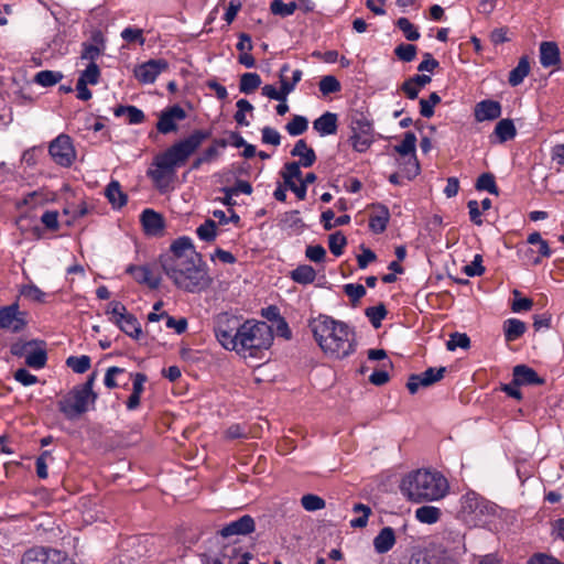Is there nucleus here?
<instances>
[{"instance_id": "nucleus-21", "label": "nucleus", "mask_w": 564, "mask_h": 564, "mask_svg": "<svg viewBox=\"0 0 564 564\" xmlns=\"http://www.w3.org/2000/svg\"><path fill=\"white\" fill-rule=\"evenodd\" d=\"M143 229L149 235H159L164 228V220L161 214L153 209H145L141 214Z\"/></svg>"}, {"instance_id": "nucleus-43", "label": "nucleus", "mask_w": 564, "mask_h": 564, "mask_svg": "<svg viewBox=\"0 0 564 564\" xmlns=\"http://www.w3.org/2000/svg\"><path fill=\"white\" fill-rule=\"evenodd\" d=\"M476 188L478 191H487L490 194L498 195V187L496 185L495 176L491 173L481 174L476 182Z\"/></svg>"}, {"instance_id": "nucleus-45", "label": "nucleus", "mask_w": 564, "mask_h": 564, "mask_svg": "<svg viewBox=\"0 0 564 564\" xmlns=\"http://www.w3.org/2000/svg\"><path fill=\"white\" fill-rule=\"evenodd\" d=\"M346 245H347V239L340 231H336L335 234H332L328 238L329 250L336 257H338L343 253Z\"/></svg>"}, {"instance_id": "nucleus-22", "label": "nucleus", "mask_w": 564, "mask_h": 564, "mask_svg": "<svg viewBox=\"0 0 564 564\" xmlns=\"http://www.w3.org/2000/svg\"><path fill=\"white\" fill-rule=\"evenodd\" d=\"M540 63L543 67L558 66L560 50L555 42H542L540 45Z\"/></svg>"}, {"instance_id": "nucleus-48", "label": "nucleus", "mask_w": 564, "mask_h": 564, "mask_svg": "<svg viewBox=\"0 0 564 564\" xmlns=\"http://www.w3.org/2000/svg\"><path fill=\"white\" fill-rule=\"evenodd\" d=\"M397 26L403 32L404 36L409 41H416L420 39V33L415 25L406 18H399Z\"/></svg>"}, {"instance_id": "nucleus-8", "label": "nucleus", "mask_w": 564, "mask_h": 564, "mask_svg": "<svg viewBox=\"0 0 564 564\" xmlns=\"http://www.w3.org/2000/svg\"><path fill=\"white\" fill-rule=\"evenodd\" d=\"M240 319L227 313L219 314L215 321V335L219 344L227 350L237 347L238 332L240 333Z\"/></svg>"}, {"instance_id": "nucleus-39", "label": "nucleus", "mask_w": 564, "mask_h": 564, "mask_svg": "<svg viewBox=\"0 0 564 564\" xmlns=\"http://www.w3.org/2000/svg\"><path fill=\"white\" fill-rule=\"evenodd\" d=\"M63 74L53 70H41L34 76V82L43 87H51L61 82Z\"/></svg>"}, {"instance_id": "nucleus-13", "label": "nucleus", "mask_w": 564, "mask_h": 564, "mask_svg": "<svg viewBox=\"0 0 564 564\" xmlns=\"http://www.w3.org/2000/svg\"><path fill=\"white\" fill-rule=\"evenodd\" d=\"M186 118L185 110L178 106H172L161 112L156 129L160 133L167 134L177 130V122Z\"/></svg>"}, {"instance_id": "nucleus-64", "label": "nucleus", "mask_w": 564, "mask_h": 564, "mask_svg": "<svg viewBox=\"0 0 564 564\" xmlns=\"http://www.w3.org/2000/svg\"><path fill=\"white\" fill-rule=\"evenodd\" d=\"M528 564H557V558L545 553H535L529 558Z\"/></svg>"}, {"instance_id": "nucleus-28", "label": "nucleus", "mask_w": 564, "mask_h": 564, "mask_svg": "<svg viewBox=\"0 0 564 564\" xmlns=\"http://www.w3.org/2000/svg\"><path fill=\"white\" fill-rule=\"evenodd\" d=\"M115 324L128 336L138 339L142 333L141 325L130 313H127L122 319L115 321Z\"/></svg>"}, {"instance_id": "nucleus-1", "label": "nucleus", "mask_w": 564, "mask_h": 564, "mask_svg": "<svg viewBox=\"0 0 564 564\" xmlns=\"http://www.w3.org/2000/svg\"><path fill=\"white\" fill-rule=\"evenodd\" d=\"M210 137L206 130H195L184 140L171 145L166 151L155 156L148 176L162 191L169 186L175 175L176 167L184 165L188 158L196 152L202 143Z\"/></svg>"}, {"instance_id": "nucleus-3", "label": "nucleus", "mask_w": 564, "mask_h": 564, "mask_svg": "<svg viewBox=\"0 0 564 564\" xmlns=\"http://www.w3.org/2000/svg\"><path fill=\"white\" fill-rule=\"evenodd\" d=\"M166 276L185 292L196 293L206 290L212 279L203 265L202 257H178L175 260H160Z\"/></svg>"}, {"instance_id": "nucleus-6", "label": "nucleus", "mask_w": 564, "mask_h": 564, "mask_svg": "<svg viewBox=\"0 0 564 564\" xmlns=\"http://www.w3.org/2000/svg\"><path fill=\"white\" fill-rule=\"evenodd\" d=\"M96 378L97 373L93 372L85 383L74 387L57 402L58 410L66 419H77L88 410L89 403L95 402L97 394L93 391V387Z\"/></svg>"}, {"instance_id": "nucleus-58", "label": "nucleus", "mask_w": 564, "mask_h": 564, "mask_svg": "<svg viewBox=\"0 0 564 564\" xmlns=\"http://www.w3.org/2000/svg\"><path fill=\"white\" fill-rule=\"evenodd\" d=\"M302 164L297 162H288L284 164L283 170L281 171V176H288L290 178L296 180L297 182H301L302 178V172H301Z\"/></svg>"}, {"instance_id": "nucleus-18", "label": "nucleus", "mask_w": 564, "mask_h": 564, "mask_svg": "<svg viewBox=\"0 0 564 564\" xmlns=\"http://www.w3.org/2000/svg\"><path fill=\"white\" fill-rule=\"evenodd\" d=\"M501 116V105L495 100H482L475 107L477 121L495 120Z\"/></svg>"}, {"instance_id": "nucleus-47", "label": "nucleus", "mask_w": 564, "mask_h": 564, "mask_svg": "<svg viewBox=\"0 0 564 564\" xmlns=\"http://www.w3.org/2000/svg\"><path fill=\"white\" fill-rule=\"evenodd\" d=\"M441 102V97L436 93H432L429 99L420 100V113L424 118H431L434 115V106Z\"/></svg>"}, {"instance_id": "nucleus-10", "label": "nucleus", "mask_w": 564, "mask_h": 564, "mask_svg": "<svg viewBox=\"0 0 564 564\" xmlns=\"http://www.w3.org/2000/svg\"><path fill=\"white\" fill-rule=\"evenodd\" d=\"M48 151L54 162L62 166H70L76 158L72 140L66 134H59L53 140Z\"/></svg>"}, {"instance_id": "nucleus-50", "label": "nucleus", "mask_w": 564, "mask_h": 564, "mask_svg": "<svg viewBox=\"0 0 564 564\" xmlns=\"http://www.w3.org/2000/svg\"><path fill=\"white\" fill-rule=\"evenodd\" d=\"M40 345V340H29V341H15L11 345L10 351L13 356L17 357H25L33 349L34 346Z\"/></svg>"}, {"instance_id": "nucleus-23", "label": "nucleus", "mask_w": 564, "mask_h": 564, "mask_svg": "<svg viewBox=\"0 0 564 564\" xmlns=\"http://www.w3.org/2000/svg\"><path fill=\"white\" fill-rule=\"evenodd\" d=\"M338 117L334 112L326 111L321 117L314 120L313 128L321 135L335 134L337 132Z\"/></svg>"}, {"instance_id": "nucleus-61", "label": "nucleus", "mask_w": 564, "mask_h": 564, "mask_svg": "<svg viewBox=\"0 0 564 564\" xmlns=\"http://www.w3.org/2000/svg\"><path fill=\"white\" fill-rule=\"evenodd\" d=\"M305 256L313 262H322L326 257V250L321 245L308 246L305 250Z\"/></svg>"}, {"instance_id": "nucleus-16", "label": "nucleus", "mask_w": 564, "mask_h": 564, "mask_svg": "<svg viewBox=\"0 0 564 564\" xmlns=\"http://www.w3.org/2000/svg\"><path fill=\"white\" fill-rule=\"evenodd\" d=\"M200 256L195 251V248L187 237L176 239L170 247V252L162 256L160 260H175L178 257H192L194 259Z\"/></svg>"}, {"instance_id": "nucleus-20", "label": "nucleus", "mask_w": 564, "mask_h": 564, "mask_svg": "<svg viewBox=\"0 0 564 564\" xmlns=\"http://www.w3.org/2000/svg\"><path fill=\"white\" fill-rule=\"evenodd\" d=\"M513 379L516 383L520 386H532V384H543L544 379L539 377L538 372L525 366L518 365L513 368Z\"/></svg>"}, {"instance_id": "nucleus-60", "label": "nucleus", "mask_w": 564, "mask_h": 564, "mask_svg": "<svg viewBox=\"0 0 564 564\" xmlns=\"http://www.w3.org/2000/svg\"><path fill=\"white\" fill-rule=\"evenodd\" d=\"M106 313L112 315L111 321L115 323V321L122 319L128 312L121 302L112 301L108 304Z\"/></svg>"}, {"instance_id": "nucleus-17", "label": "nucleus", "mask_w": 564, "mask_h": 564, "mask_svg": "<svg viewBox=\"0 0 564 564\" xmlns=\"http://www.w3.org/2000/svg\"><path fill=\"white\" fill-rule=\"evenodd\" d=\"M127 273L131 274L132 278L140 284H145L150 289H158L161 283L160 275L153 273L148 265H129Z\"/></svg>"}, {"instance_id": "nucleus-24", "label": "nucleus", "mask_w": 564, "mask_h": 564, "mask_svg": "<svg viewBox=\"0 0 564 564\" xmlns=\"http://www.w3.org/2000/svg\"><path fill=\"white\" fill-rule=\"evenodd\" d=\"M292 156H299L297 163L304 167L312 166L316 161V154L312 148H310L304 139L296 141L294 148L291 151Z\"/></svg>"}, {"instance_id": "nucleus-29", "label": "nucleus", "mask_w": 564, "mask_h": 564, "mask_svg": "<svg viewBox=\"0 0 564 564\" xmlns=\"http://www.w3.org/2000/svg\"><path fill=\"white\" fill-rule=\"evenodd\" d=\"M46 360L45 343L40 340V345L34 346L30 354H28L25 364L31 368L41 369L45 366Z\"/></svg>"}, {"instance_id": "nucleus-38", "label": "nucleus", "mask_w": 564, "mask_h": 564, "mask_svg": "<svg viewBox=\"0 0 564 564\" xmlns=\"http://www.w3.org/2000/svg\"><path fill=\"white\" fill-rule=\"evenodd\" d=\"M261 85V78L257 73H246L240 77L239 89L243 94H251Z\"/></svg>"}, {"instance_id": "nucleus-55", "label": "nucleus", "mask_w": 564, "mask_h": 564, "mask_svg": "<svg viewBox=\"0 0 564 564\" xmlns=\"http://www.w3.org/2000/svg\"><path fill=\"white\" fill-rule=\"evenodd\" d=\"M350 141L354 150L357 152H365L372 143L371 134L352 133Z\"/></svg>"}, {"instance_id": "nucleus-44", "label": "nucleus", "mask_w": 564, "mask_h": 564, "mask_svg": "<svg viewBox=\"0 0 564 564\" xmlns=\"http://www.w3.org/2000/svg\"><path fill=\"white\" fill-rule=\"evenodd\" d=\"M318 86H319L321 93L325 96L329 95V94L338 93L341 88L339 80L333 75L324 76L319 80Z\"/></svg>"}, {"instance_id": "nucleus-59", "label": "nucleus", "mask_w": 564, "mask_h": 564, "mask_svg": "<svg viewBox=\"0 0 564 564\" xmlns=\"http://www.w3.org/2000/svg\"><path fill=\"white\" fill-rule=\"evenodd\" d=\"M290 69V66L288 64H284L281 69H280V83H281V88H280V91L283 96V99L286 101V97L289 94H291L294 88H295V85L288 82L286 78H285V73L289 72Z\"/></svg>"}, {"instance_id": "nucleus-32", "label": "nucleus", "mask_w": 564, "mask_h": 564, "mask_svg": "<svg viewBox=\"0 0 564 564\" xmlns=\"http://www.w3.org/2000/svg\"><path fill=\"white\" fill-rule=\"evenodd\" d=\"M527 329L525 323L517 318H509L503 324L505 338L508 343L520 338Z\"/></svg>"}, {"instance_id": "nucleus-15", "label": "nucleus", "mask_w": 564, "mask_h": 564, "mask_svg": "<svg viewBox=\"0 0 564 564\" xmlns=\"http://www.w3.org/2000/svg\"><path fill=\"white\" fill-rule=\"evenodd\" d=\"M256 529L254 520L252 517L245 514L236 521L226 524L220 530L223 538H229L232 535H246L253 532Z\"/></svg>"}, {"instance_id": "nucleus-42", "label": "nucleus", "mask_w": 564, "mask_h": 564, "mask_svg": "<svg viewBox=\"0 0 564 564\" xmlns=\"http://www.w3.org/2000/svg\"><path fill=\"white\" fill-rule=\"evenodd\" d=\"M216 229H217L216 223L213 219H207L204 224H202L197 228L196 232H197V236L199 237V239L209 242V241L215 240V238L217 236Z\"/></svg>"}, {"instance_id": "nucleus-41", "label": "nucleus", "mask_w": 564, "mask_h": 564, "mask_svg": "<svg viewBox=\"0 0 564 564\" xmlns=\"http://www.w3.org/2000/svg\"><path fill=\"white\" fill-rule=\"evenodd\" d=\"M90 357L83 356H70L66 360V365L76 373H84L90 368Z\"/></svg>"}, {"instance_id": "nucleus-2", "label": "nucleus", "mask_w": 564, "mask_h": 564, "mask_svg": "<svg viewBox=\"0 0 564 564\" xmlns=\"http://www.w3.org/2000/svg\"><path fill=\"white\" fill-rule=\"evenodd\" d=\"M322 350L336 359H343L355 351V333L343 322L327 315L312 318L308 324Z\"/></svg>"}, {"instance_id": "nucleus-27", "label": "nucleus", "mask_w": 564, "mask_h": 564, "mask_svg": "<svg viewBox=\"0 0 564 564\" xmlns=\"http://www.w3.org/2000/svg\"><path fill=\"white\" fill-rule=\"evenodd\" d=\"M105 195H106L107 199L109 200V203L115 208L123 207L128 200V197L122 192L120 183L118 181H111L107 185V187L105 189Z\"/></svg>"}, {"instance_id": "nucleus-5", "label": "nucleus", "mask_w": 564, "mask_h": 564, "mask_svg": "<svg viewBox=\"0 0 564 564\" xmlns=\"http://www.w3.org/2000/svg\"><path fill=\"white\" fill-rule=\"evenodd\" d=\"M272 328L265 322L246 321L238 332L237 347L232 348L243 358L260 357L273 343Z\"/></svg>"}, {"instance_id": "nucleus-7", "label": "nucleus", "mask_w": 564, "mask_h": 564, "mask_svg": "<svg viewBox=\"0 0 564 564\" xmlns=\"http://www.w3.org/2000/svg\"><path fill=\"white\" fill-rule=\"evenodd\" d=\"M494 510V506L476 492H467L460 498L459 516L471 525L481 524L485 517L492 514Z\"/></svg>"}, {"instance_id": "nucleus-34", "label": "nucleus", "mask_w": 564, "mask_h": 564, "mask_svg": "<svg viewBox=\"0 0 564 564\" xmlns=\"http://www.w3.org/2000/svg\"><path fill=\"white\" fill-rule=\"evenodd\" d=\"M316 278V271L313 267L307 264L299 265L291 272V279L300 284H310L314 282Z\"/></svg>"}, {"instance_id": "nucleus-25", "label": "nucleus", "mask_w": 564, "mask_h": 564, "mask_svg": "<svg viewBox=\"0 0 564 564\" xmlns=\"http://www.w3.org/2000/svg\"><path fill=\"white\" fill-rule=\"evenodd\" d=\"M93 41L95 44L83 43V51L80 54L82 59L90 61V63H95V61L101 55L104 50V36L100 32H95L93 34Z\"/></svg>"}, {"instance_id": "nucleus-46", "label": "nucleus", "mask_w": 564, "mask_h": 564, "mask_svg": "<svg viewBox=\"0 0 564 564\" xmlns=\"http://www.w3.org/2000/svg\"><path fill=\"white\" fill-rule=\"evenodd\" d=\"M20 294L32 302L43 303L45 301V293L34 284L22 285Z\"/></svg>"}, {"instance_id": "nucleus-53", "label": "nucleus", "mask_w": 564, "mask_h": 564, "mask_svg": "<svg viewBox=\"0 0 564 564\" xmlns=\"http://www.w3.org/2000/svg\"><path fill=\"white\" fill-rule=\"evenodd\" d=\"M470 345V339L466 334L454 333L451 335L449 340L446 343L448 350L453 351L456 348L467 349Z\"/></svg>"}, {"instance_id": "nucleus-54", "label": "nucleus", "mask_w": 564, "mask_h": 564, "mask_svg": "<svg viewBox=\"0 0 564 564\" xmlns=\"http://www.w3.org/2000/svg\"><path fill=\"white\" fill-rule=\"evenodd\" d=\"M401 165H403V172L409 180L420 173V164L415 154L403 158Z\"/></svg>"}, {"instance_id": "nucleus-4", "label": "nucleus", "mask_w": 564, "mask_h": 564, "mask_svg": "<svg viewBox=\"0 0 564 564\" xmlns=\"http://www.w3.org/2000/svg\"><path fill=\"white\" fill-rule=\"evenodd\" d=\"M400 489L408 500L420 503L444 498L448 491V482L437 471L417 469L402 479Z\"/></svg>"}, {"instance_id": "nucleus-19", "label": "nucleus", "mask_w": 564, "mask_h": 564, "mask_svg": "<svg viewBox=\"0 0 564 564\" xmlns=\"http://www.w3.org/2000/svg\"><path fill=\"white\" fill-rule=\"evenodd\" d=\"M390 219L389 209L381 204L372 206V213L369 219V228L375 234H381L386 230Z\"/></svg>"}, {"instance_id": "nucleus-40", "label": "nucleus", "mask_w": 564, "mask_h": 564, "mask_svg": "<svg viewBox=\"0 0 564 564\" xmlns=\"http://www.w3.org/2000/svg\"><path fill=\"white\" fill-rule=\"evenodd\" d=\"M308 121L305 117L295 115L290 122L286 123L285 130L290 135H300L307 130Z\"/></svg>"}, {"instance_id": "nucleus-63", "label": "nucleus", "mask_w": 564, "mask_h": 564, "mask_svg": "<svg viewBox=\"0 0 564 564\" xmlns=\"http://www.w3.org/2000/svg\"><path fill=\"white\" fill-rule=\"evenodd\" d=\"M344 291L354 302H358L366 294V289L361 284H346Z\"/></svg>"}, {"instance_id": "nucleus-35", "label": "nucleus", "mask_w": 564, "mask_h": 564, "mask_svg": "<svg viewBox=\"0 0 564 564\" xmlns=\"http://www.w3.org/2000/svg\"><path fill=\"white\" fill-rule=\"evenodd\" d=\"M441 513L437 507L423 506L416 509L415 518L422 523L432 524L440 520Z\"/></svg>"}, {"instance_id": "nucleus-51", "label": "nucleus", "mask_w": 564, "mask_h": 564, "mask_svg": "<svg viewBox=\"0 0 564 564\" xmlns=\"http://www.w3.org/2000/svg\"><path fill=\"white\" fill-rule=\"evenodd\" d=\"M350 128L352 133L371 134L372 126L362 115L351 118Z\"/></svg>"}, {"instance_id": "nucleus-14", "label": "nucleus", "mask_w": 564, "mask_h": 564, "mask_svg": "<svg viewBox=\"0 0 564 564\" xmlns=\"http://www.w3.org/2000/svg\"><path fill=\"white\" fill-rule=\"evenodd\" d=\"M167 66L165 59H150L134 69V76L142 84H152Z\"/></svg>"}, {"instance_id": "nucleus-49", "label": "nucleus", "mask_w": 564, "mask_h": 564, "mask_svg": "<svg viewBox=\"0 0 564 564\" xmlns=\"http://www.w3.org/2000/svg\"><path fill=\"white\" fill-rule=\"evenodd\" d=\"M366 316L370 319L375 328L380 327L382 319L387 315V310L383 304L370 306L366 308Z\"/></svg>"}, {"instance_id": "nucleus-31", "label": "nucleus", "mask_w": 564, "mask_h": 564, "mask_svg": "<svg viewBox=\"0 0 564 564\" xmlns=\"http://www.w3.org/2000/svg\"><path fill=\"white\" fill-rule=\"evenodd\" d=\"M530 73V62L528 56H522L519 59L518 65L509 73L508 83L516 87L520 85L523 79L529 75Z\"/></svg>"}, {"instance_id": "nucleus-52", "label": "nucleus", "mask_w": 564, "mask_h": 564, "mask_svg": "<svg viewBox=\"0 0 564 564\" xmlns=\"http://www.w3.org/2000/svg\"><path fill=\"white\" fill-rule=\"evenodd\" d=\"M303 508L307 511H317L325 508V500L316 495H304L301 499Z\"/></svg>"}, {"instance_id": "nucleus-36", "label": "nucleus", "mask_w": 564, "mask_h": 564, "mask_svg": "<svg viewBox=\"0 0 564 564\" xmlns=\"http://www.w3.org/2000/svg\"><path fill=\"white\" fill-rule=\"evenodd\" d=\"M416 147V137L413 132H406L402 142L394 147V151L399 153L402 159L414 155Z\"/></svg>"}, {"instance_id": "nucleus-30", "label": "nucleus", "mask_w": 564, "mask_h": 564, "mask_svg": "<svg viewBox=\"0 0 564 564\" xmlns=\"http://www.w3.org/2000/svg\"><path fill=\"white\" fill-rule=\"evenodd\" d=\"M517 134L514 123L511 119H501L495 127L492 135L498 142L503 143L513 139Z\"/></svg>"}, {"instance_id": "nucleus-56", "label": "nucleus", "mask_w": 564, "mask_h": 564, "mask_svg": "<svg viewBox=\"0 0 564 564\" xmlns=\"http://www.w3.org/2000/svg\"><path fill=\"white\" fill-rule=\"evenodd\" d=\"M100 77V70L96 63H90L87 68L82 73L78 80H84L85 84L96 85Z\"/></svg>"}, {"instance_id": "nucleus-57", "label": "nucleus", "mask_w": 564, "mask_h": 564, "mask_svg": "<svg viewBox=\"0 0 564 564\" xmlns=\"http://www.w3.org/2000/svg\"><path fill=\"white\" fill-rule=\"evenodd\" d=\"M394 54L403 62H411L416 56V46L413 44H400L395 47Z\"/></svg>"}, {"instance_id": "nucleus-11", "label": "nucleus", "mask_w": 564, "mask_h": 564, "mask_svg": "<svg viewBox=\"0 0 564 564\" xmlns=\"http://www.w3.org/2000/svg\"><path fill=\"white\" fill-rule=\"evenodd\" d=\"M25 325V313L19 310L17 303L0 307V328L19 333Z\"/></svg>"}, {"instance_id": "nucleus-9", "label": "nucleus", "mask_w": 564, "mask_h": 564, "mask_svg": "<svg viewBox=\"0 0 564 564\" xmlns=\"http://www.w3.org/2000/svg\"><path fill=\"white\" fill-rule=\"evenodd\" d=\"M21 564H68L65 553L47 547H32L21 560Z\"/></svg>"}, {"instance_id": "nucleus-26", "label": "nucleus", "mask_w": 564, "mask_h": 564, "mask_svg": "<svg viewBox=\"0 0 564 564\" xmlns=\"http://www.w3.org/2000/svg\"><path fill=\"white\" fill-rule=\"evenodd\" d=\"M395 544L394 531L390 527L383 528L373 539V547L377 553L384 554Z\"/></svg>"}, {"instance_id": "nucleus-12", "label": "nucleus", "mask_w": 564, "mask_h": 564, "mask_svg": "<svg viewBox=\"0 0 564 564\" xmlns=\"http://www.w3.org/2000/svg\"><path fill=\"white\" fill-rule=\"evenodd\" d=\"M445 372L446 368L440 367L429 368L419 375H411L408 380L406 388L410 393L414 394L417 392L420 387L426 388L443 379Z\"/></svg>"}, {"instance_id": "nucleus-62", "label": "nucleus", "mask_w": 564, "mask_h": 564, "mask_svg": "<svg viewBox=\"0 0 564 564\" xmlns=\"http://www.w3.org/2000/svg\"><path fill=\"white\" fill-rule=\"evenodd\" d=\"M481 263H482L481 256L480 254H476L474 260L471 261V263L465 265L464 272L468 276L481 275L484 273V271H485V268L482 267Z\"/></svg>"}, {"instance_id": "nucleus-37", "label": "nucleus", "mask_w": 564, "mask_h": 564, "mask_svg": "<svg viewBox=\"0 0 564 564\" xmlns=\"http://www.w3.org/2000/svg\"><path fill=\"white\" fill-rule=\"evenodd\" d=\"M299 9L296 2L284 3L282 0H273L270 3V11L274 15L286 18L292 15Z\"/></svg>"}, {"instance_id": "nucleus-33", "label": "nucleus", "mask_w": 564, "mask_h": 564, "mask_svg": "<svg viewBox=\"0 0 564 564\" xmlns=\"http://www.w3.org/2000/svg\"><path fill=\"white\" fill-rule=\"evenodd\" d=\"M115 116H126L130 124H139L145 119L143 111L134 106H119L115 109Z\"/></svg>"}]
</instances>
